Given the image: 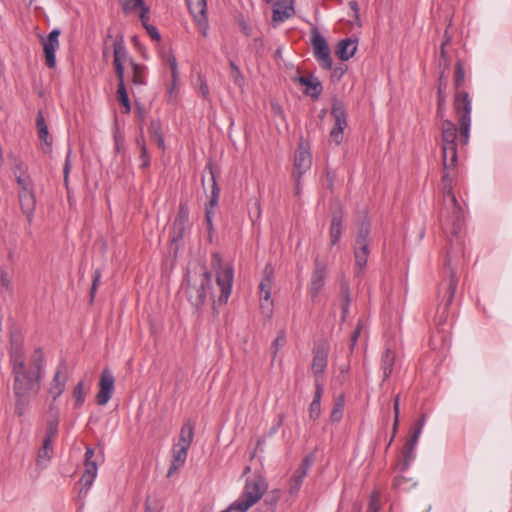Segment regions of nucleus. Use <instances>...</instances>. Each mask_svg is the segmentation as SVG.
<instances>
[{"label": "nucleus", "mask_w": 512, "mask_h": 512, "mask_svg": "<svg viewBox=\"0 0 512 512\" xmlns=\"http://www.w3.org/2000/svg\"><path fill=\"white\" fill-rule=\"evenodd\" d=\"M407 479L403 476H397L393 480V488L396 490H403L405 489L404 484L407 483Z\"/></svg>", "instance_id": "052dcab7"}, {"label": "nucleus", "mask_w": 512, "mask_h": 512, "mask_svg": "<svg viewBox=\"0 0 512 512\" xmlns=\"http://www.w3.org/2000/svg\"><path fill=\"white\" fill-rule=\"evenodd\" d=\"M38 136L40 140L45 143L46 148L43 149L44 152L49 153L52 147V137L49 135L48 127H41L40 129H38Z\"/></svg>", "instance_id": "09e8293b"}, {"label": "nucleus", "mask_w": 512, "mask_h": 512, "mask_svg": "<svg viewBox=\"0 0 512 512\" xmlns=\"http://www.w3.org/2000/svg\"><path fill=\"white\" fill-rule=\"evenodd\" d=\"M326 264L321 262L318 258L315 259V267L312 274L309 294L312 298H316L325 284L326 278Z\"/></svg>", "instance_id": "f3484780"}, {"label": "nucleus", "mask_w": 512, "mask_h": 512, "mask_svg": "<svg viewBox=\"0 0 512 512\" xmlns=\"http://www.w3.org/2000/svg\"><path fill=\"white\" fill-rule=\"evenodd\" d=\"M311 164L312 157L309 149L303 143H300L298 149L295 152L293 174L301 177L307 170L310 169Z\"/></svg>", "instance_id": "6ab92c4d"}, {"label": "nucleus", "mask_w": 512, "mask_h": 512, "mask_svg": "<svg viewBox=\"0 0 512 512\" xmlns=\"http://www.w3.org/2000/svg\"><path fill=\"white\" fill-rule=\"evenodd\" d=\"M341 293H342V304H341L342 314H343V317H346V315L348 314V309H349V305H350L349 288L347 286H343L341 289Z\"/></svg>", "instance_id": "8fccbe9b"}, {"label": "nucleus", "mask_w": 512, "mask_h": 512, "mask_svg": "<svg viewBox=\"0 0 512 512\" xmlns=\"http://www.w3.org/2000/svg\"><path fill=\"white\" fill-rule=\"evenodd\" d=\"M286 343V334L283 330L278 332L276 339L272 343L273 357L278 353L280 347H283Z\"/></svg>", "instance_id": "3c124183"}, {"label": "nucleus", "mask_w": 512, "mask_h": 512, "mask_svg": "<svg viewBox=\"0 0 512 512\" xmlns=\"http://www.w3.org/2000/svg\"><path fill=\"white\" fill-rule=\"evenodd\" d=\"M399 405H400V397H399V395H396L394 398V405H393V410H394L393 435L396 434L397 428L399 425V414H400Z\"/></svg>", "instance_id": "5fc2aeb1"}, {"label": "nucleus", "mask_w": 512, "mask_h": 512, "mask_svg": "<svg viewBox=\"0 0 512 512\" xmlns=\"http://www.w3.org/2000/svg\"><path fill=\"white\" fill-rule=\"evenodd\" d=\"M145 6V0H125L123 3V10L125 13H129L136 9L142 10Z\"/></svg>", "instance_id": "de8ad7c7"}, {"label": "nucleus", "mask_w": 512, "mask_h": 512, "mask_svg": "<svg viewBox=\"0 0 512 512\" xmlns=\"http://www.w3.org/2000/svg\"><path fill=\"white\" fill-rule=\"evenodd\" d=\"M53 455L52 442L48 439H43L42 447L38 451L37 463L41 464L42 461H49Z\"/></svg>", "instance_id": "ea45409f"}, {"label": "nucleus", "mask_w": 512, "mask_h": 512, "mask_svg": "<svg viewBox=\"0 0 512 512\" xmlns=\"http://www.w3.org/2000/svg\"><path fill=\"white\" fill-rule=\"evenodd\" d=\"M298 82L306 87L304 93L311 98L318 99L321 95L323 90L322 84L318 78L314 77L313 75L301 76L298 78Z\"/></svg>", "instance_id": "5701e85b"}, {"label": "nucleus", "mask_w": 512, "mask_h": 512, "mask_svg": "<svg viewBox=\"0 0 512 512\" xmlns=\"http://www.w3.org/2000/svg\"><path fill=\"white\" fill-rule=\"evenodd\" d=\"M343 218L344 215L342 209L339 208L333 211L329 231L332 246L337 244L341 238L343 231Z\"/></svg>", "instance_id": "4be33fe9"}, {"label": "nucleus", "mask_w": 512, "mask_h": 512, "mask_svg": "<svg viewBox=\"0 0 512 512\" xmlns=\"http://www.w3.org/2000/svg\"><path fill=\"white\" fill-rule=\"evenodd\" d=\"M361 331H362V323L358 322V324H357V326H356V328L353 331L352 336H351V348L356 344L357 339H358V337L361 334Z\"/></svg>", "instance_id": "338daca9"}, {"label": "nucleus", "mask_w": 512, "mask_h": 512, "mask_svg": "<svg viewBox=\"0 0 512 512\" xmlns=\"http://www.w3.org/2000/svg\"><path fill=\"white\" fill-rule=\"evenodd\" d=\"M446 88L447 81L445 79L444 71L440 72L438 78V86H437V112L436 115L438 118L443 119L445 117V109H446Z\"/></svg>", "instance_id": "b1692460"}, {"label": "nucleus", "mask_w": 512, "mask_h": 512, "mask_svg": "<svg viewBox=\"0 0 512 512\" xmlns=\"http://www.w3.org/2000/svg\"><path fill=\"white\" fill-rule=\"evenodd\" d=\"M458 285V276L455 268L450 264V259L447 258L445 268L443 270V279L438 287V298L443 305V313H445L449 306L452 304L456 288Z\"/></svg>", "instance_id": "0eeeda50"}, {"label": "nucleus", "mask_w": 512, "mask_h": 512, "mask_svg": "<svg viewBox=\"0 0 512 512\" xmlns=\"http://www.w3.org/2000/svg\"><path fill=\"white\" fill-rule=\"evenodd\" d=\"M281 497L279 489L272 490L264 499V504L267 505V512H274V507Z\"/></svg>", "instance_id": "c03bdc74"}, {"label": "nucleus", "mask_w": 512, "mask_h": 512, "mask_svg": "<svg viewBox=\"0 0 512 512\" xmlns=\"http://www.w3.org/2000/svg\"><path fill=\"white\" fill-rule=\"evenodd\" d=\"M453 109L459 123V142L466 146L470 139L472 103L466 91H455Z\"/></svg>", "instance_id": "423d86ee"}, {"label": "nucleus", "mask_w": 512, "mask_h": 512, "mask_svg": "<svg viewBox=\"0 0 512 512\" xmlns=\"http://www.w3.org/2000/svg\"><path fill=\"white\" fill-rule=\"evenodd\" d=\"M465 81V69L461 60H458L455 65L454 75V88L455 91H462L461 87Z\"/></svg>", "instance_id": "a19ab883"}, {"label": "nucleus", "mask_w": 512, "mask_h": 512, "mask_svg": "<svg viewBox=\"0 0 512 512\" xmlns=\"http://www.w3.org/2000/svg\"><path fill=\"white\" fill-rule=\"evenodd\" d=\"M449 41H450V38L445 39L442 42L441 50H440L439 66L443 67L442 71H444V72L449 67V60H448V57H447V54L445 51V46Z\"/></svg>", "instance_id": "864d4df0"}, {"label": "nucleus", "mask_w": 512, "mask_h": 512, "mask_svg": "<svg viewBox=\"0 0 512 512\" xmlns=\"http://www.w3.org/2000/svg\"><path fill=\"white\" fill-rule=\"evenodd\" d=\"M117 99L124 107L123 113H126V114L130 113L131 105H130V100L128 97V93H127L125 84H121V85L117 86Z\"/></svg>", "instance_id": "79ce46f5"}, {"label": "nucleus", "mask_w": 512, "mask_h": 512, "mask_svg": "<svg viewBox=\"0 0 512 512\" xmlns=\"http://www.w3.org/2000/svg\"><path fill=\"white\" fill-rule=\"evenodd\" d=\"M188 449L187 447H182V446H175L174 450H173V460L171 462V466L167 472V477H170L172 476V474L177 471L181 466L184 465L186 459H187V454H188Z\"/></svg>", "instance_id": "bb28decb"}, {"label": "nucleus", "mask_w": 512, "mask_h": 512, "mask_svg": "<svg viewBox=\"0 0 512 512\" xmlns=\"http://www.w3.org/2000/svg\"><path fill=\"white\" fill-rule=\"evenodd\" d=\"M136 143L140 149V157H139L140 161H141L140 168L146 169L150 166V156H149L146 144H145L144 137L142 135L140 137H138L136 139Z\"/></svg>", "instance_id": "4c0bfd02"}, {"label": "nucleus", "mask_w": 512, "mask_h": 512, "mask_svg": "<svg viewBox=\"0 0 512 512\" xmlns=\"http://www.w3.org/2000/svg\"><path fill=\"white\" fill-rule=\"evenodd\" d=\"M206 169L209 171V174H210V179L212 182V190H211L209 202L205 208V219H209V218L213 219L214 213H215L214 209L218 204V200H219V196H220V188L217 184L215 172H214L213 165L211 162H209L206 165Z\"/></svg>", "instance_id": "aec40b11"}, {"label": "nucleus", "mask_w": 512, "mask_h": 512, "mask_svg": "<svg viewBox=\"0 0 512 512\" xmlns=\"http://www.w3.org/2000/svg\"><path fill=\"white\" fill-rule=\"evenodd\" d=\"M412 461V459L410 458H404L402 457L399 462L397 463V468L400 470V471H406L409 466H410V462Z\"/></svg>", "instance_id": "774afa93"}, {"label": "nucleus", "mask_w": 512, "mask_h": 512, "mask_svg": "<svg viewBox=\"0 0 512 512\" xmlns=\"http://www.w3.org/2000/svg\"><path fill=\"white\" fill-rule=\"evenodd\" d=\"M419 439V430H413L411 436L406 441L403 450H402V457L404 458H410L413 460L414 458V450L416 447V444Z\"/></svg>", "instance_id": "e433bc0d"}, {"label": "nucleus", "mask_w": 512, "mask_h": 512, "mask_svg": "<svg viewBox=\"0 0 512 512\" xmlns=\"http://www.w3.org/2000/svg\"><path fill=\"white\" fill-rule=\"evenodd\" d=\"M59 35L60 30L54 29L49 33L47 39L42 38L45 62L49 68H54L56 65L55 52L59 48Z\"/></svg>", "instance_id": "dca6fc26"}, {"label": "nucleus", "mask_w": 512, "mask_h": 512, "mask_svg": "<svg viewBox=\"0 0 512 512\" xmlns=\"http://www.w3.org/2000/svg\"><path fill=\"white\" fill-rule=\"evenodd\" d=\"M113 56V61L120 62H123L128 58V53L124 43V36L122 34L116 36L115 42L113 44Z\"/></svg>", "instance_id": "c9c22d12"}, {"label": "nucleus", "mask_w": 512, "mask_h": 512, "mask_svg": "<svg viewBox=\"0 0 512 512\" xmlns=\"http://www.w3.org/2000/svg\"><path fill=\"white\" fill-rule=\"evenodd\" d=\"M114 376L108 368H105L100 377L99 391L96 395V402L98 405H106L111 399L114 390Z\"/></svg>", "instance_id": "ddd939ff"}, {"label": "nucleus", "mask_w": 512, "mask_h": 512, "mask_svg": "<svg viewBox=\"0 0 512 512\" xmlns=\"http://www.w3.org/2000/svg\"><path fill=\"white\" fill-rule=\"evenodd\" d=\"M323 394V384H317L315 386V394L313 401L309 407V416L311 419H317L321 413V397Z\"/></svg>", "instance_id": "72a5a7b5"}, {"label": "nucleus", "mask_w": 512, "mask_h": 512, "mask_svg": "<svg viewBox=\"0 0 512 512\" xmlns=\"http://www.w3.org/2000/svg\"><path fill=\"white\" fill-rule=\"evenodd\" d=\"M130 65L132 67V77L131 82L133 85L142 86L146 84V76L145 70L146 67L136 63L132 58L129 59Z\"/></svg>", "instance_id": "473e14b6"}, {"label": "nucleus", "mask_w": 512, "mask_h": 512, "mask_svg": "<svg viewBox=\"0 0 512 512\" xmlns=\"http://www.w3.org/2000/svg\"><path fill=\"white\" fill-rule=\"evenodd\" d=\"M331 115L335 123L330 132V137L336 144H340L343 139V131L347 126V113L342 101L336 98L333 99Z\"/></svg>", "instance_id": "1a4fd4ad"}, {"label": "nucleus", "mask_w": 512, "mask_h": 512, "mask_svg": "<svg viewBox=\"0 0 512 512\" xmlns=\"http://www.w3.org/2000/svg\"><path fill=\"white\" fill-rule=\"evenodd\" d=\"M230 67L235 78V83L239 84L240 80H243L239 67L233 62H230Z\"/></svg>", "instance_id": "680f3d73"}, {"label": "nucleus", "mask_w": 512, "mask_h": 512, "mask_svg": "<svg viewBox=\"0 0 512 512\" xmlns=\"http://www.w3.org/2000/svg\"><path fill=\"white\" fill-rule=\"evenodd\" d=\"M267 488V481L260 474L247 479L241 496L228 507L227 512H247L262 498Z\"/></svg>", "instance_id": "39448f33"}, {"label": "nucleus", "mask_w": 512, "mask_h": 512, "mask_svg": "<svg viewBox=\"0 0 512 512\" xmlns=\"http://www.w3.org/2000/svg\"><path fill=\"white\" fill-rule=\"evenodd\" d=\"M370 222L367 217L358 224L357 235L354 243L355 249L365 253L369 256L370 254Z\"/></svg>", "instance_id": "a211bd4d"}, {"label": "nucleus", "mask_w": 512, "mask_h": 512, "mask_svg": "<svg viewBox=\"0 0 512 512\" xmlns=\"http://www.w3.org/2000/svg\"><path fill=\"white\" fill-rule=\"evenodd\" d=\"M441 120L443 208L440 212V219L442 223L451 225L452 234L457 236L464 223V211L453 193L454 179L457 175V147L460 142L455 123L445 118Z\"/></svg>", "instance_id": "f257e3e1"}, {"label": "nucleus", "mask_w": 512, "mask_h": 512, "mask_svg": "<svg viewBox=\"0 0 512 512\" xmlns=\"http://www.w3.org/2000/svg\"><path fill=\"white\" fill-rule=\"evenodd\" d=\"M186 3L202 35L204 37L207 36L208 19L206 0H186Z\"/></svg>", "instance_id": "f8f14e48"}, {"label": "nucleus", "mask_w": 512, "mask_h": 512, "mask_svg": "<svg viewBox=\"0 0 512 512\" xmlns=\"http://www.w3.org/2000/svg\"><path fill=\"white\" fill-rule=\"evenodd\" d=\"M378 494H373L372 499L369 503L368 512H378L379 510V502H378Z\"/></svg>", "instance_id": "0e129e2a"}, {"label": "nucleus", "mask_w": 512, "mask_h": 512, "mask_svg": "<svg viewBox=\"0 0 512 512\" xmlns=\"http://www.w3.org/2000/svg\"><path fill=\"white\" fill-rule=\"evenodd\" d=\"M353 249L355 258V273L357 276H359L364 271L369 256L355 248Z\"/></svg>", "instance_id": "37998d69"}, {"label": "nucleus", "mask_w": 512, "mask_h": 512, "mask_svg": "<svg viewBox=\"0 0 512 512\" xmlns=\"http://www.w3.org/2000/svg\"><path fill=\"white\" fill-rule=\"evenodd\" d=\"M150 137L155 141L160 149H165L164 137L162 134V125L159 120H152L148 128Z\"/></svg>", "instance_id": "f704fd0d"}, {"label": "nucleus", "mask_w": 512, "mask_h": 512, "mask_svg": "<svg viewBox=\"0 0 512 512\" xmlns=\"http://www.w3.org/2000/svg\"><path fill=\"white\" fill-rule=\"evenodd\" d=\"M168 62L172 71L173 84L175 85L178 79V68L176 58L172 55L169 56Z\"/></svg>", "instance_id": "bf43d9fd"}, {"label": "nucleus", "mask_w": 512, "mask_h": 512, "mask_svg": "<svg viewBox=\"0 0 512 512\" xmlns=\"http://www.w3.org/2000/svg\"><path fill=\"white\" fill-rule=\"evenodd\" d=\"M101 277H102L101 270L100 269H96L94 271V273H93L92 285H91L90 292H89V294H90V303H93V301H94V298H95L98 286L100 284Z\"/></svg>", "instance_id": "a18cd8bd"}, {"label": "nucleus", "mask_w": 512, "mask_h": 512, "mask_svg": "<svg viewBox=\"0 0 512 512\" xmlns=\"http://www.w3.org/2000/svg\"><path fill=\"white\" fill-rule=\"evenodd\" d=\"M356 50H357L356 41H353L350 38H346L339 42L338 49H337L336 53L341 60L347 61L351 57L354 56Z\"/></svg>", "instance_id": "cd10ccee"}, {"label": "nucleus", "mask_w": 512, "mask_h": 512, "mask_svg": "<svg viewBox=\"0 0 512 512\" xmlns=\"http://www.w3.org/2000/svg\"><path fill=\"white\" fill-rule=\"evenodd\" d=\"M312 45L314 49V56L320 63L321 67L323 69L330 70L332 68L330 49L328 47L327 41L317 29H315L312 33Z\"/></svg>", "instance_id": "9b49d317"}, {"label": "nucleus", "mask_w": 512, "mask_h": 512, "mask_svg": "<svg viewBox=\"0 0 512 512\" xmlns=\"http://www.w3.org/2000/svg\"><path fill=\"white\" fill-rule=\"evenodd\" d=\"M395 359H396L395 353L389 348H387L384 351V353L382 354L381 370L383 372V381H386L390 377V375L393 371Z\"/></svg>", "instance_id": "c756f323"}, {"label": "nucleus", "mask_w": 512, "mask_h": 512, "mask_svg": "<svg viewBox=\"0 0 512 512\" xmlns=\"http://www.w3.org/2000/svg\"><path fill=\"white\" fill-rule=\"evenodd\" d=\"M274 279V268L271 264H266L263 270V277L259 284L260 289V307L262 310L266 309L268 313L271 312L273 302L271 300V289Z\"/></svg>", "instance_id": "9d476101"}, {"label": "nucleus", "mask_w": 512, "mask_h": 512, "mask_svg": "<svg viewBox=\"0 0 512 512\" xmlns=\"http://www.w3.org/2000/svg\"><path fill=\"white\" fill-rule=\"evenodd\" d=\"M312 465V458L310 456H306L298 468L293 472L291 478L288 483V492L291 496H296L302 486V483L305 477L308 474V471Z\"/></svg>", "instance_id": "4468645a"}, {"label": "nucleus", "mask_w": 512, "mask_h": 512, "mask_svg": "<svg viewBox=\"0 0 512 512\" xmlns=\"http://www.w3.org/2000/svg\"><path fill=\"white\" fill-rule=\"evenodd\" d=\"M14 376V395L16 399L15 413L23 416L29 404L31 395L40 390V378L36 373L26 368V364L18 363L12 370Z\"/></svg>", "instance_id": "f03ea898"}, {"label": "nucleus", "mask_w": 512, "mask_h": 512, "mask_svg": "<svg viewBox=\"0 0 512 512\" xmlns=\"http://www.w3.org/2000/svg\"><path fill=\"white\" fill-rule=\"evenodd\" d=\"M140 20H141L142 25L144 26V28H146V26L150 25L148 23V20H149V7L145 6V7L142 8V10L140 12Z\"/></svg>", "instance_id": "e2e57ef3"}, {"label": "nucleus", "mask_w": 512, "mask_h": 512, "mask_svg": "<svg viewBox=\"0 0 512 512\" xmlns=\"http://www.w3.org/2000/svg\"><path fill=\"white\" fill-rule=\"evenodd\" d=\"M15 175H16V181L20 187V190H24L25 188L31 189L29 177H27L25 175H21V174L18 175L16 172H15Z\"/></svg>", "instance_id": "13d9d810"}, {"label": "nucleus", "mask_w": 512, "mask_h": 512, "mask_svg": "<svg viewBox=\"0 0 512 512\" xmlns=\"http://www.w3.org/2000/svg\"><path fill=\"white\" fill-rule=\"evenodd\" d=\"M313 359L311 371L314 376L315 386L322 384L323 375L328 365L329 345L326 342L318 343L312 350Z\"/></svg>", "instance_id": "6e6552de"}, {"label": "nucleus", "mask_w": 512, "mask_h": 512, "mask_svg": "<svg viewBox=\"0 0 512 512\" xmlns=\"http://www.w3.org/2000/svg\"><path fill=\"white\" fill-rule=\"evenodd\" d=\"M70 156H71V151L69 150L67 155H66V159H65V163H64V167H63L64 183H65V186L67 188H68L69 173H70V170H71Z\"/></svg>", "instance_id": "4d7b16f0"}, {"label": "nucleus", "mask_w": 512, "mask_h": 512, "mask_svg": "<svg viewBox=\"0 0 512 512\" xmlns=\"http://www.w3.org/2000/svg\"><path fill=\"white\" fill-rule=\"evenodd\" d=\"M98 466L97 463H89L85 466L84 473L80 478V483L82 485V489H85L86 492L89 490L91 485L93 484L96 476H97Z\"/></svg>", "instance_id": "2f4dec72"}, {"label": "nucleus", "mask_w": 512, "mask_h": 512, "mask_svg": "<svg viewBox=\"0 0 512 512\" xmlns=\"http://www.w3.org/2000/svg\"><path fill=\"white\" fill-rule=\"evenodd\" d=\"M189 222V209L186 203L181 202L178 213L172 226V241L177 242L183 239Z\"/></svg>", "instance_id": "2eb2a0df"}, {"label": "nucleus", "mask_w": 512, "mask_h": 512, "mask_svg": "<svg viewBox=\"0 0 512 512\" xmlns=\"http://www.w3.org/2000/svg\"><path fill=\"white\" fill-rule=\"evenodd\" d=\"M19 201L23 213L26 214L28 218L31 217L36 204L33 191L26 188L19 190Z\"/></svg>", "instance_id": "393cba45"}, {"label": "nucleus", "mask_w": 512, "mask_h": 512, "mask_svg": "<svg viewBox=\"0 0 512 512\" xmlns=\"http://www.w3.org/2000/svg\"><path fill=\"white\" fill-rule=\"evenodd\" d=\"M213 262V265H217L216 286L214 287L211 284V289L208 290V298L212 302L214 315H218L220 313L219 308L227 304L231 295L234 269L230 264H226L222 267L221 258L217 253L213 254Z\"/></svg>", "instance_id": "7ed1b4c3"}, {"label": "nucleus", "mask_w": 512, "mask_h": 512, "mask_svg": "<svg viewBox=\"0 0 512 512\" xmlns=\"http://www.w3.org/2000/svg\"><path fill=\"white\" fill-rule=\"evenodd\" d=\"M73 395L75 398L76 406H81L84 403L85 396H84V384L83 382H79L73 391Z\"/></svg>", "instance_id": "603ef678"}, {"label": "nucleus", "mask_w": 512, "mask_h": 512, "mask_svg": "<svg viewBox=\"0 0 512 512\" xmlns=\"http://www.w3.org/2000/svg\"><path fill=\"white\" fill-rule=\"evenodd\" d=\"M10 362L12 364V369L17 366L18 363L25 364L24 354L20 347L12 348L10 351Z\"/></svg>", "instance_id": "49530a36"}, {"label": "nucleus", "mask_w": 512, "mask_h": 512, "mask_svg": "<svg viewBox=\"0 0 512 512\" xmlns=\"http://www.w3.org/2000/svg\"><path fill=\"white\" fill-rule=\"evenodd\" d=\"M193 438H194V424L190 420H187L183 424V426L180 430L179 440L176 445L182 446V447L185 446V447L189 448L193 441Z\"/></svg>", "instance_id": "7c9ffc66"}, {"label": "nucleus", "mask_w": 512, "mask_h": 512, "mask_svg": "<svg viewBox=\"0 0 512 512\" xmlns=\"http://www.w3.org/2000/svg\"><path fill=\"white\" fill-rule=\"evenodd\" d=\"M145 29L153 40L159 41L161 39L158 29L155 26L150 24L149 26H146Z\"/></svg>", "instance_id": "69168bd1"}, {"label": "nucleus", "mask_w": 512, "mask_h": 512, "mask_svg": "<svg viewBox=\"0 0 512 512\" xmlns=\"http://www.w3.org/2000/svg\"><path fill=\"white\" fill-rule=\"evenodd\" d=\"M183 287L188 301L199 310L208 299L211 275L205 268H201L200 271H187Z\"/></svg>", "instance_id": "20e7f679"}, {"label": "nucleus", "mask_w": 512, "mask_h": 512, "mask_svg": "<svg viewBox=\"0 0 512 512\" xmlns=\"http://www.w3.org/2000/svg\"><path fill=\"white\" fill-rule=\"evenodd\" d=\"M43 361L44 356L43 352L40 348H36L32 355V368L30 369L34 373H36L37 377H41L42 369H43Z\"/></svg>", "instance_id": "58836bf2"}, {"label": "nucleus", "mask_w": 512, "mask_h": 512, "mask_svg": "<svg viewBox=\"0 0 512 512\" xmlns=\"http://www.w3.org/2000/svg\"><path fill=\"white\" fill-rule=\"evenodd\" d=\"M59 426V411L55 409L52 405L49 410V419L47 421V427L45 431L44 439H48L49 442H52L58 433Z\"/></svg>", "instance_id": "a878e982"}, {"label": "nucleus", "mask_w": 512, "mask_h": 512, "mask_svg": "<svg viewBox=\"0 0 512 512\" xmlns=\"http://www.w3.org/2000/svg\"><path fill=\"white\" fill-rule=\"evenodd\" d=\"M113 64H114V68H115V74H116V77H117V80H118V85L125 84V81H124V73H125L124 63L120 62V61H113Z\"/></svg>", "instance_id": "6e6d98bb"}, {"label": "nucleus", "mask_w": 512, "mask_h": 512, "mask_svg": "<svg viewBox=\"0 0 512 512\" xmlns=\"http://www.w3.org/2000/svg\"><path fill=\"white\" fill-rule=\"evenodd\" d=\"M295 14L294 0H277L273 5V22L282 23Z\"/></svg>", "instance_id": "412c9836"}, {"label": "nucleus", "mask_w": 512, "mask_h": 512, "mask_svg": "<svg viewBox=\"0 0 512 512\" xmlns=\"http://www.w3.org/2000/svg\"><path fill=\"white\" fill-rule=\"evenodd\" d=\"M67 377L63 375L61 370H57L54 374L53 380L49 388V394L55 401L64 391Z\"/></svg>", "instance_id": "c85d7f7f"}]
</instances>
